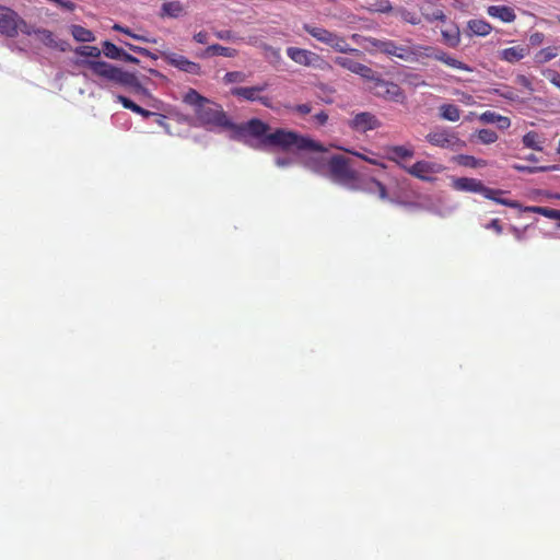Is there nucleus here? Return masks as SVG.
I'll return each instance as SVG.
<instances>
[{"label": "nucleus", "instance_id": "5fc2aeb1", "mask_svg": "<svg viewBox=\"0 0 560 560\" xmlns=\"http://www.w3.org/2000/svg\"><path fill=\"white\" fill-rule=\"evenodd\" d=\"M264 50L266 51L267 56L273 57L276 59L280 58V49L273 48L267 44L262 45Z\"/></svg>", "mask_w": 560, "mask_h": 560}, {"label": "nucleus", "instance_id": "a19ab883", "mask_svg": "<svg viewBox=\"0 0 560 560\" xmlns=\"http://www.w3.org/2000/svg\"><path fill=\"white\" fill-rule=\"evenodd\" d=\"M542 75L549 80L555 86L560 89V73L553 69L542 70Z\"/></svg>", "mask_w": 560, "mask_h": 560}, {"label": "nucleus", "instance_id": "a211bd4d", "mask_svg": "<svg viewBox=\"0 0 560 560\" xmlns=\"http://www.w3.org/2000/svg\"><path fill=\"white\" fill-rule=\"evenodd\" d=\"M186 14V7L183 2L178 0L164 2L161 5V10L159 16L178 19Z\"/></svg>", "mask_w": 560, "mask_h": 560}, {"label": "nucleus", "instance_id": "f8f14e48", "mask_svg": "<svg viewBox=\"0 0 560 560\" xmlns=\"http://www.w3.org/2000/svg\"><path fill=\"white\" fill-rule=\"evenodd\" d=\"M21 16L11 8L0 5V33L7 37H15L19 34Z\"/></svg>", "mask_w": 560, "mask_h": 560}, {"label": "nucleus", "instance_id": "c85d7f7f", "mask_svg": "<svg viewBox=\"0 0 560 560\" xmlns=\"http://www.w3.org/2000/svg\"><path fill=\"white\" fill-rule=\"evenodd\" d=\"M370 13H390L394 12V8L389 0H372L365 7Z\"/></svg>", "mask_w": 560, "mask_h": 560}, {"label": "nucleus", "instance_id": "052dcab7", "mask_svg": "<svg viewBox=\"0 0 560 560\" xmlns=\"http://www.w3.org/2000/svg\"><path fill=\"white\" fill-rule=\"evenodd\" d=\"M346 151L351 153V154H353V155H355V156H358V158H360V159H362L363 161H366V162H369L371 164H374V165H378L376 160L370 159V158L365 156L364 154H361L359 152H352L350 150H346Z\"/></svg>", "mask_w": 560, "mask_h": 560}, {"label": "nucleus", "instance_id": "a18cd8bd", "mask_svg": "<svg viewBox=\"0 0 560 560\" xmlns=\"http://www.w3.org/2000/svg\"><path fill=\"white\" fill-rule=\"evenodd\" d=\"M516 83L525 88L529 92H534L532 81L524 74H518L515 79Z\"/></svg>", "mask_w": 560, "mask_h": 560}, {"label": "nucleus", "instance_id": "49530a36", "mask_svg": "<svg viewBox=\"0 0 560 560\" xmlns=\"http://www.w3.org/2000/svg\"><path fill=\"white\" fill-rule=\"evenodd\" d=\"M37 28L26 23L24 19L21 18V23H19V31H21L25 35H35Z\"/></svg>", "mask_w": 560, "mask_h": 560}, {"label": "nucleus", "instance_id": "69168bd1", "mask_svg": "<svg viewBox=\"0 0 560 560\" xmlns=\"http://www.w3.org/2000/svg\"><path fill=\"white\" fill-rule=\"evenodd\" d=\"M541 171H546V170H556V166H550V167H540Z\"/></svg>", "mask_w": 560, "mask_h": 560}, {"label": "nucleus", "instance_id": "4d7b16f0", "mask_svg": "<svg viewBox=\"0 0 560 560\" xmlns=\"http://www.w3.org/2000/svg\"><path fill=\"white\" fill-rule=\"evenodd\" d=\"M495 124L500 129H508L511 126V120L509 117L500 115Z\"/></svg>", "mask_w": 560, "mask_h": 560}, {"label": "nucleus", "instance_id": "c03bdc74", "mask_svg": "<svg viewBox=\"0 0 560 560\" xmlns=\"http://www.w3.org/2000/svg\"><path fill=\"white\" fill-rule=\"evenodd\" d=\"M424 18L428 22H434V21H445L446 15L442 10H435L430 14H424Z\"/></svg>", "mask_w": 560, "mask_h": 560}, {"label": "nucleus", "instance_id": "6e6552de", "mask_svg": "<svg viewBox=\"0 0 560 560\" xmlns=\"http://www.w3.org/2000/svg\"><path fill=\"white\" fill-rule=\"evenodd\" d=\"M369 90L375 96L388 102L404 104L407 98L404 90L397 83L386 81L381 77L375 79L373 84H369Z\"/></svg>", "mask_w": 560, "mask_h": 560}, {"label": "nucleus", "instance_id": "09e8293b", "mask_svg": "<svg viewBox=\"0 0 560 560\" xmlns=\"http://www.w3.org/2000/svg\"><path fill=\"white\" fill-rule=\"evenodd\" d=\"M371 183L376 186L381 199L385 200L388 198V192L384 184L374 178L371 179Z\"/></svg>", "mask_w": 560, "mask_h": 560}, {"label": "nucleus", "instance_id": "e2e57ef3", "mask_svg": "<svg viewBox=\"0 0 560 560\" xmlns=\"http://www.w3.org/2000/svg\"><path fill=\"white\" fill-rule=\"evenodd\" d=\"M113 30H115V31H119V32H122V33H125V34H127V35H130V36L135 37V38H139L138 36L132 35L128 28H125V27H122V26H121V25H119V24H115V25L113 26Z\"/></svg>", "mask_w": 560, "mask_h": 560}, {"label": "nucleus", "instance_id": "7ed1b4c3", "mask_svg": "<svg viewBox=\"0 0 560 560\" xmlns=\"http://www.w3.org/2000/svg\"><path fill=\"white\" fill-rule=\"evenodd\" d=\"M79 66L89 69L94 75L102 78L108 82L138 88L140 86L139 80L136 74L124 71L112 63L102 60L84 59L77 62Z\"/></svg>", "mask_w": 560, "mask_h": 560}, {"label": "nucleus", "instance_id": "3c124183", "mask_svg": "<svg viewBox=\"0 0 560 560\" xmlns=\"http://www.w3.org/2000/svg\"><path fill=\"white\" fill-rule=\"evenodd\" d=\"M485 228L493 230L497 234H501L503 232V228L499 219H492Z\"/></svg>", "mask_w": 560, "mask_h": 560}, {"label": "nucleus", "instance_id": "603ef678", "mask_svg": "<svg viewBox=\"0 0 560 560\" xmlns=\"http://www.w3.org/2000/svg\"><path fill=\"white\" fill-rule=\"evenodd\" d=\"M292 110L301 115H307L312 112V106L310 104H299L292 107Z\"/></svg>", "mask_w": 560, "mask_h": 560}, {"label": "nucleus", "instance_id": "ddd939ff", "mask_svg": "<svg viewBox=\"0 0 560 560\" xmlns=\"http://www.w3.org/2000/svg\"><path fill=\"white\" fill-rule=\"evenodd\" d=\"M442 171V166L438 163L420 160L411 164L407 172L412 177H416L422 182H432L434 175Z\"/></svg>", "mask_w": 560, "mask_h": 560}, {"label": "nucleus", "instance_id": "412c9836", "mask_svg": "<svg viewBox=\"0 0 560 560\" xmlns=\"http://www.w3.org/2000/svg\"><path fill=\"white\" fill-rule=\"evenodd\" d=\"M213 56H223L228 58H234L237 56L235 48L225 47L219 44L208 46L202 54L199 55L201 58H209Z\"/></svg>", "mask_w": 560, "mask_h": 560}, {"label": "nucleus", "instance_id": "aec40b11", "mask_svg": "<svg viewBox=\"0 0 560 560\" xmlns=\"http://www.w3.org/2000/svg\"><path fill=\"white\" fill-rule=\"evenodd\" d=\"M320 43L328 45L339 52L358 51L357 49L350 48L345 37L339 36L338 34L330 31L327 32V35H325Z\"/></svg>", "mask_w": 560, "mask_h": 560}, {"label": "nucleus", "instance_id": "7c9ffc66", "mask_svg": "<svg viewBox=\"0 0 560 560\" xmlns=\"http://www.w3.org/2000/svg\"><path fill=\"white\" fill-rule=\"evenodd\" d=\"M524 210L527 212L541 214L548 219L560 220V210H558V209L533 206V207H526Z\"/></svg>", "mask_w": 560, "mask_h": 560}, {"label": "nucleus", "instance_id": "338daca9", "mask_svg": "<svg viewBox=\"0 0 560 560\" xmlns=\"http://www.w3.org/2000/svg\"><path fill=\"white\" fill-rule=\"evenodd\" d=\"M556 20L560 24V14L556 16Z\"/></svg>", "mask_w": 560, "mask_h": 560}, {"label": "nucleus", "instance_id": "a878e982", "mask_svg": "<svg viewBox=\"0 0 560 560\" xmlns=\"http://www.w3.org/2000/svg\"><path fill=\"white\" fill-rule=\"evenodd\" d=\"M394 12L402 22L407 24L419 25L422 22L421 16L417 12L410 11L404 7L394 9Z\"/></svg>", "mask_w": 560, "mask_h": 560}, {"label": "nucleus", "instance_id": "c9c22d12", "mask_svg": "<svg viewBox=\"0 0 560 560\" xmlns=\"http://www.w3.org/2000/svg\"><path fill=\"white\" fill-rule=\"evenodd\" d=\"M523 144L526 148H529L533 150H537V151L541 150V147L539 144V136L535 131H528L526 135H524Z\"/></svg>", "mask_w": 560, "mask_h": 560}, {"label": "nucleus", "instance_id": "5701e85b", "mask_svg": "<svg viewBox=\"0 0 560 560\" xmlns=\"http://www.w3.org/2000/svg\"><path fill=\"white\" fill-rule=\"evenodd\" d=\"M35 36L38 40H40L45 46L49 48H59L60 50H65L63 44H59L54 36V33L47 28H37L35 32Z\"/></svg>", "mask_w": 560, "mask_h": 560}, {"label": "nucleus", "instance_id": "423d86ee", "mask_svg": "<svg viewBox=\"0 0 560 560\" xmlns=\"http://www.w3.org/2000/svg\"><path fill=\"white\" fill-rule=\"evenodd\" d=\"M452 187L459 191H469L481 194L485 198L493 200L499 205H503L510 208H520V203L515 200L500 198L505 191L501 189L489 188L483 183L476 178L459 177L455 178L452 183Z\"/></svg>", "mask_w": 560, "mask_h": 560}, {"label": "nucleus", "instance_id": "bb28decb", "mask_svg": "<svg viewBox=\"0 0 560 560\" xmlns=\"http://www.w3.org/2000/svg\"><path fill=\"white\" fill-rule=\"evenodd\" d=\"M467 26L471 34L478 36H487L492 31V26L485 20H470Z\"/></svg>", "mask_w": 560, "mask_h": 560}, {"label": "nucleus", "instance_id": "680f3d73", "mask_svg": "<svg viewBox=\"0 0 560 560\" xmlns=\"http://www.w3.org/2000/svg\"><path fill=\"white\" fill-rule=\"evenodd\" d=\"M129 48L140 55L150 56V51L147 48L138 47L131 44H128Z\"/></svg>", "mask_w": 560, "mask_h": 560}, {"label": "nucleus", "instance_id": "4be33fe9", "mask_svg": "<svg viewBox=\"0 0 560 560\" xmlns=\"http://www.w3.org/2000/svg\"><path fill=\"white\" fill-rule=\"evenodd\" d=\"M442 39L445 45L455 48L460 43V32L457 25L451 24L441 31Z\"/></svg>", "mask_w": 560, "mask_h": 560}, {"label": "nucleus", "instance_id": "0eeeda50", "mask_svg": "<svg viewBox=\"0 0 560 560\" xmlns=\"http://www.w3.org/2000/svg\"><path fill=\"white\" fill-rule=\"evenodd\" d=\"M425 141L433 147L453 151L462 150L466 145L465 141L459 139L455 132L442 127L427 133Z\"/></svg>", "mask_w": 560, "mask_h": 560}, {"label": "nucleus", "instance_id": "1a4fd4ad", "mask_svg": "<svg viewBox=\"0 0 560 560\" xmlns=\"http://www.w3.org/2000/svg\"><path fill=\"white\" fill-rule=\"evenodd\" d=\"M268 83L264 82L260 85H254V86H237L233 88L231 90V93L233 96L244 100L247 102H259L261 105H264L267 108H273L272 100L271 97L267 95H260L261 92L266 91L268 88Z\"/></svg>", "mask_w": 560, "mask_h": 560}, {"label": "nucleus", "instance_id": "bf43d9fd", "mask_svg": "<svg viewBox=\"0 0 560 560\" xmlns=\"http://www.w3.org/2000/svg\"><path fill=\"white\" fill-rule=\"evenodd\" d=\"M120 60H124L125 62H129V63H139V59L138 58H136L132 55L126 52L125 50L122 52V56H121Z\"/></svg>", "mask_w": 560, "mask_h": 560}, {"label": "nucleus", "instance_id": "4468645a", "mask_svg": "<svg viewBox=\"0 0 560 560\" xmlns=\"http://www.w3.org/2000/svg\"><path fill=\"white\" fill-rule=\"evenodd\" d=\"M385 152L387 159L405 172L410 166L408 162L415 156V149L411 144L389 145L386 147Z\"/></svg>", "mask_w": 560, "mask_h": 560}, {"label": "nucleus", "instance_id": "473e14b6", "mask_svg": "<svg viewBox=\"0 0 560 560\" xmlns=\"http://www.w3.org/2000/svg\"><path fill=\"white\" fill-rule=\"evenodd\" d=\"M102 52L109 59L120 60L124 50L109 40L102 44Z\"/></svg>", "mask_w": 560, "mask_h": 560}, {"label": "nucleus", "instance_id": "20e7f679", "mask_svg": "<svg viewBox=\"0 0 560 560\" xmlns=\"http://www.w3.org/2000/svg\"><path fill=\"white\" fill-rule=\"evenodd\" d=\"M368 46L375 51L382 52L388 57H397L406 62H420L423 60L424 45H398L392 39H378L375 37L365 38Z\"/></svg>", "mask_w": 560, "mask_h": 560}, {"label": "nucleus", "instance_id": "c756f323", "mask_svg": "<svg viewBox=\"0 0 560 560\" xmlns=\"http://www.w3.org/2000/svg\"><path fill=\"white\" fill-rule=\"evenodd\" d=\"M440 116L448 121H457L460 118V109L454 104H443L440 106Z\"/></svg>", "mask_w": 560, "mask_h": 560}, {"label": "nucleus", "instance_id": "e433bc0d", "mask_svg": "<svg viewBox=\"0 0 560 560\" xmlns=\"http://www.w3.org/2000/svg\"><path fill=\"white\" fill-rule=\"evenodd\" d=\"M335 65L349 70L350 72L354 73L355 68L359 63V61L351 59L349 57L338 56L334 59Z\"/></svg>", "mask_w": 560, "mask_h": 560}, {"label": "nucleus", "instance_id": "6e6d98bb", "mask_svg": "<svg viewBox=\"0 0 560 560\" xmlns=\"http://www.w3.org/2000/svg\"><path fill=\"white\" fill-rule=\"evenodd\" d=\"M215 37L222 40H231L234 38V35L231 31L223 30L215 32Z\"/></svg>", "mask_w": 560, "mask_h": 560}, {"label": "nucleus", "instance_id": "79ce46f5", "mask_svg": "<svg viewBox=\"0 0 560 560\" xmlns=\"http://www.w3.org/2000/svg\"><path fill=\"white\" fill-rule=\"evenodd\" d=\"M495 93L498 95H500L501 97L512 101V102L518 100V95L515 92V90L512 88H509V86H505L503 90H495Z\"/></svg>", "mask_w": 560, "mask_h": 560}, {"label": "nucleus", "instance_id": "6ab92c4d", "mask_svg": "<svg viewBox=\"0 0 560 560\" xmlns=\"http://www.w3.org/2000/svg\"><path fill=\"white\" fill-rule=\"evenodd\" d=\"M527 55L528 48L521 45L504 48L499 51L500 59L509 63H516Z\"/></svg>", "mask_w": 560, "mask_h": 560}, {"label": "nucleus", "instance_id": "dca6fc26", "mask_svg": "<svg viewBox=\"0 0 560 560\" xmlns=\"http://www.w3.org/2000/svg\"><path fill=\"white\" fill-rule=\"evenodd\" d=\"M287 55L294 62L306 67L316 66L322 60L317 54L298 47H289Z\"/></svg>", "mask_w": 560, "mask_h": 560}, {"label": "nucleus", "instance_id": "cd10ccee", "mask_svg": "<svg viewBox=\"0 0 560 560\" xmlns=\"http://www.w3.org/2000/svg\"><path fill=\"white\" fill-rule=\"evenodd\" d=\"M116 98H117V102L120 103L125 108L130 109L131 112L139 114L142 117L148 118V117L154 115V113L142 108L141 106L136 104L133 101H131L130 98H128L124 95H117Z\"/></svg>", "mask_w": 560, "mask_h": 560}, {"label": "nucleus", "instance_id": "0e129e2a", "mask_svg": "<svg viewBox=\"0 0 560 560\" xmlns=\"http://www.w3.org/2000/svg\"><path fill=\"white\" fill-rule=\"evenodd\" d=\"M276 164L280 167H283V166H287L290 164V160L289 159H282V158H278L276 160Z\"/></svg>", "mask_w": 560, "mask_h": 560}, {"label": "nucleus", "instance_id": "9d476101", "mask_svg": "<svg viewBox=\"0 0 560 560\" xmlns=\"http://www.w3.org/2000/svg\"><path fill=\"white\" fill-rule=\"evenodd\" d=\"M161 57L167 65L178 69L179 71L194 75L201 74V66L195 61L189 60L183 55L171 51H163L161 52Z\"/></svg>", "mask_w": 560, "mask_h": 560}, {"label": "nucleus", "instance_id": "8fccbe9b", "mask_svg": "<svg viewBox=\"0 0 560 560\" xmlns=\"http://www.w3.org/2000/svg\"><path fill=\"white\" fill-rule=\"evenodd\" d=\"M406 80L409 84L413 85L415 88L427 85L425 81L421 80V78L418 74H409L406 78Z\"/></svg>", "mask_w": 560, "mask_h": 560}, {"label": "nucleus", "instance_id": "ea45409f", "mask_svg": "<svg viewBox=\"0 0 560 560\" xmlns=\"http://www.w3.org/2000/svg\"><path fill=\"white\" fill-rule=\"evenodd\" d=\"M477 136L480 142H482L483 144H491L498 140L497 132L491 129H480Z\"/></svg>", "mask_w": 560, "mask_h": 560}, {"label": "nucleus", "instance_id": "f257e3e1", "mask_svg": "<svg viewBox=\"0 0 560 560\" xmlns=\"http://www.w3.org/2000/svg\"><path fill=\"white\" fill-rule=\"evenodd\" d=\"M269 129L270 126L267 122L258 118H252L244 124L233 122L231 131H233L237 137L250 136L258 139L261 148L272 147L282 151H325L322 143L310 137L282 128H278L273 132L268 133Z\"/></svg>", "mask_w": 560, "mask_h": 560}, {"label": "nucleus", "instance_id": "4c0bfd02", "mask_svg": "<svg viewBox=\"0 0 560 560\" xmlns=\"http://www.w3.org/2000/svg\"><path fill=\"white\" fill-rule=\"evenodd\" d=\"M303 28L307 34H310L312 37H314L318 42H322L328 32V30H326L324 27L314 26V25H310V24H305L303 26Z\"/></svg>", "mask_w": 560, "mask_h": 560}, {"label": "nucleus", "instance_id": "58836bf2", "mask_svg": "<svg viewBox=\"0 0 560 560\" xmlns=\"http://www.w3.org/2000/svg\"><path fill=\"white\" fill-rule=\"evenodd\" d=\"M247 79V75L242 71H230L226 72L223 77V81L225 84L232 83H243Z\"/></svg>", "mask_w": 560, "mask_h": 560}, {"label": "nucleus", "instance_id": "393cba45", "mask_svg": "<svg viewBox=\"0 0 560 560\" xmlns=\"http://www.w3.org/2000/svg\"><path fill=\"white\" fill-rule=\"evenodd\" d=\"M70 33L73 36V38L80 43H91L95 40V35L93 34V32L81 25H71Z\"/></svg>", "mask_w": 560, "mask_h": 560}, {"label": "nucleus", "instance_id": "864d4df0", "mask_svg": "<svg viewBox=\"0 0 560 560\" xmlns=\"http://www.w3.org/2000/svg\"><path fill=\"white\" fill-rule=\"evenodd\" d=\"M192 39L198 44H207L209 36L206 31H200L192 36Z\"/></svg>", "mask_w": 560, "mask_h": 560}, {"label": "nucleus", "instance_id": "b1692460", "mask_svg": "<svg viewBox=\"0 0 560 560\" xmlns=\"http://www.w3.org/2000/svg\"><path fill=\"white\" fill-rule=\"evenodd\" d=\"M560 54V46H549L535 54L536 63L544 65L556 58Z\"/></svg>", "mask_w": 560, "mask_h": 560}, {"label": "nucleus", "instance_id": "37998d69", "mask_svg": "<svg viewBox=\"0 0 560 560\" xmlns=\"http://www.w3.org/2000/svg\"><path fill=\"white\" fill-rule=\"evenodd\" d=\"M500 114L495 112L487 110L480 115V120L485 124H495L499 119Z\"/></svg>", "mask_w": 560, "mask_h": 560}, {"label": "nucleus", "instance_id": "9b49d317", "mask_svg": "<svg viewBox=\"0 0 560 560\" xmlns=\"http://www.w3.org/2000/svg\"><path fill=\"white\" fill-rule=\"evenodd\" d=\"M422 55H423V59H434V60H439V61L443 62L444 65H446L451 68H454V69H458V70H463V71H467V72L472 71V69L468 65L464 63L463 61L450 56L445 51H443L439 48H435L433 46L424 45Z\"/></svg>", "mask_w": 560, "mask_h": 560}, {"label": "nucleus", "instance_id": "2eb2a0df", "mask_svg": "<svg viewBox=\"0 0 560 560\" xmlns=\"http://www.w3.org/2000/svg\"><path fill=\"white\" fill-rule=\"evenodd\" d=\"M349 126L359 132H366L369 130L377 129L381 126L380 120L375 115L369 112L357 114L349 122Z\"/></svg>", "mask_w": 560, "mask_h": 560}, {"label": "nucleus", "instance_id": "2f4dec72", "mask_svg": "<svg viewBox=\"0 0 560 560\" xmlns=\"http://www.w3.org/2000/svg\"><path fill=\"white\" fill-rule=\"evenodd\" d=\"M456 160L459 165L465 166V167L477 168V167H485L487 165V161L481 160V159H476L472 155L460 154L457 156Z\"/></svg>", "mask_w": 560, "mask_h": 560}, {"label": "nucleus", "instance_id": "f03ea898", "mask_svg": "<svg viewBox=\"0 0 560 560\" xmlns=\"http://www.w3.org/2000/svg\"><path fill=\"white\" fill-rule=\"evenodd\" d=\"M184 102L194 107L196 119L201 126L208 129L232 130L233 121L220 104L202 96L194 89H189L184 95Z\"/></svg>", "mask_w": 560, "mask_h": 560}, {"label": "nucleus", "instance_id": "13d9d810", "mask_svg": "<svg viewBox=\"0 0 560 560\" xmlns=\"http://www.w3.org/2000/svg\"><path fill=\"white\" fill-rule=\"evenodd\" d=\"M314 120L319 125V126H323L327 122L328 120V115L322 110L319 113H317L316 115H314Z\"/></svg>", "mask_w": 560, "mask_h": 560}, {"label": "nucleus", "instance_id": "39448f33", "mask_svg": "<svg viewBox=\"0 0 560 560\" xmlns=\"http://www.w3.org/2000/svg\"><path fill=\"white\" fill-rule=\"evenodd\" d=\"M307 165L316 173H322L327 166L331 180L340 185L350 186L357 178V172L350 167L349 159L341 154L332 155L328 161L316 159Z\"/></svg>", "mask_w": 560, "mask_h": 560}, {"label": "nucleus", "instance_id": "f3484780", "mask_svg": "<svg viewBox=\"0 0 560 560\" xmlns=\"http://www.w3.org/2000/svg\"><path fill=\"white\" fill-rule=\"evenodd\" d=\"M487 13L493 19H498L504 23H512L516 20V13L512 7L509 5H489Z\"/></svg>", "mask_w": 560, "mask_h": 560}, {"label": "nucleus", "instance_id": "72a5a7b5", "mask_svg": "<svg viewBox=\"0 0 560 560\" xmlns=\"http://www.w3.org/2000/svg\"><path fill=\"white\" fill-rule=\"evenodd\" d=\"M354 73L366 80L370 84H373L375 79L380 77L372 68L361 62L358 63Z\"/></svg>", "mask_w": 560, "mask_h": 560}, {"label": "nucleus", "instance_id": "de8ad7c7", "mask_svg": "<svg viewBox=\"0 0 560 560\" xmlns=\"http://www.w3.org/2000/svg\"><path fill=\"white\" fill-rule=\"evenodd\" d=\"M528 40H529V44H530L532 46H539V45H541V44L544 43V40H545V34H544V33H541V32H535V33H532V34L529 35Z\"/></svg>", "mask_w": 560, "mask_h": 560}, {"label": "nucleus", "instance_id": "f704fd0d", "mask_svg": "<svg viewBox=\"0 0 560 560\" xmlns=\"http://www.w3.org/2000/svg\"><path fill=\"white\" fill-rule=\"evenodd\" d=\"M74 54L82 57L98 58L102 50L96 46H79L74 49Z\"/></svg>", "mask_w": 560, "mask_h": 560}]
</instances>
